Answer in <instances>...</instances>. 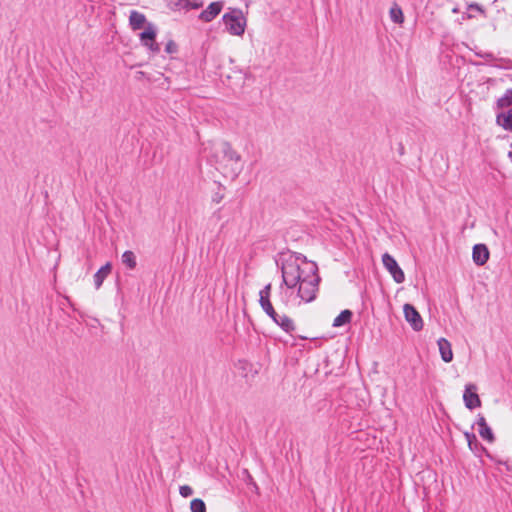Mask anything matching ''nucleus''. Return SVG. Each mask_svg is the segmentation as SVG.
I'll list each match as a JSON object with an SVG mask.
<instances>
[{
  "mask_svg": "<svg viewBox=\"0 0 512 512\" xmlns=\"http://www.w3.org/2000/svg\"><path fill=\"white\" fill-rule=\"evenodd\" d=\"M281 271L283 283L288 288H293L307 274L318 272V267L314 262L307 261L303 255L297 254L290 256L283 262Z\"/></svg>",
  "mask_w": 512,
  "mask_h": 512,
  "instance_id": "obj_1",
  "label": "nucleus"
},
{
  "mask_svg": "<svg viewBox=\"0 0 512 512\" xmlns=\"http://www.w3.org/2000/svg\"><path fill=\"white\" fill-rule=\"evenodd\" d=\"M320 277L317 272L307 274L298 282V296L304 302H312L316 298Z\"/></svg>",
  "mask_w": 512,
  "mask_h": 512,
  "instance_id": "obj_2",
  "label": "nucleus"
},
{
  "mask_svg": "<svg viewBox=\"0 0 512 512\" xmlns=\"http://www.w3.org/2000/svg\"><path fill=\"white\" fill-rule=\"evenodd\" d=\"M222 20L226 30L230 34L240 36L244 33L246 20L241 11L232 10L231 12L224 14Z\"/></svg>",
  "mask_w": 512,
  "mask_h": 512,
  "instance_id": "obj_3",
  "label": "nucleus"
},
{
  "mask_svg": "<svg viewBox=\"0 0 512 512\" xmlns=\"http://www.w3.org/2000/svg\"><path fill=\"white\" fill-rule=\"evenodd\" d=\"M382 263L396 283L400 284L404 282L405 274L392 255L384 253L382 255Z\"/></svg>",
  "mask_w": 512,
  "mask_h": 512,
  "instance_id": "obj_4",
  "label": "nucleus"
},
{
  "mask_svg": "<svg viewBox=\"0 0 512 512\" xmlns=\"http://www.w3.org/2000/svg\"><path fill=\"white\" fill-rule=\"evenodd\" d=\"M403 312L406 321L411 325L413 330L420 331L423 328V320L419 312L411 304H405L403 306Z\"/></svg>",
  "mask_w": 512,
  "mask_h": 512,
  "instance_id": "obj_5",
  "label": "nucleus"
},
{
  "mask_svg": "<svg viewBox=\"0 0 512 512\" xmlns=\"http://www.w3.org/2000/svg\"><path fill=\"white\" fill-rule=\"evenodd\" d=\"M155 38L156 30L151 24H149L146 29L140 33V40L142 44L154 53L159 51V45L156 43Z\"/></svg>",
  "mask_w": 512,
  "mask_h": 512,
  "instance_id": "obj_6",
  "label": "nucleus"
},
{
  "mask_svg": "<svg viewBox=\"0 0 512 512\" xmlns=\"http://www.w3.org/2000/svg\"><path fill=\"white\" fill-rule=\"evenodd\" d=\"M463 400L465 403V406L472 410L476 407H479L481 405V400L476 393V386L473 384H468L465 387V391L463 394Z\"/></svg>",
  "mask_w": 512,
  "mask_h": 512,
  "instance_id": "obj_7",
  "label": "nucleus"
},
{
  "mask_svg": "<svg viewBox=\"0 0 512 512\" xmlns=\"http://www.w3.org/2000/svg\"><path fill=\"white\" fill-rule=\"evenodd\" d=\"M223 6L222 1L210 3L209 6L199 14V19L206 23L211 22L221 13Z\"/></svg>",
  "mask_w": 512,
  "mask_h": 512,
  "instance_id": "obj_8",
  "label": "nucleus"
},
{
  "mask_svg": "<svg viewBox=\"0 0 512 512\" xmlns=\"http://www.w3.org/2000/svg\"><path fill=\"white\" fill-rule=\"evenodd\" d=\"M271 284H267L259 293V303L268 316L275 314V309L270 302Z\"/></svg>",
  "mask_w": 512,
  "mask_h": 512,
  "instance_id": "obj_9",
  "label": "nucleus"
},
{
  "mask_svg": "<svg viewBox=\"0 0 512 512\" xmlns=\"http://www.w3.org/2000/svg\"><path fill=\"white\" fill-rule=\"evenodd\" d=\"M472 258L476 265L482 266L489 259V251L486 245L476 244L473 247Z\"/></svg>",
  "mask_w": 512,
  "mask_h": 512,
  "instance_id": "obj_10",
  "label": "nucleus"
},
{
  "mask_svg": "<svg viewBox=\"0 0 512 512\" xmlns=\"http://www.w3.org/2000/svg\"><path fill=\"white\" fill-rule=\"evenodd\" d=\"M476 424L478 426L479 435L484 440H487L488 442L492 443L495 439L494 434H493L491 428L488 426L485 417L482 415H478Z\"/></svg>",
  "mask_w": 512,
  "mask_h": 512,
  "instance_id": "obj_11",
  "label": "nucleus"
},
{
  "mask_svg": "<svg viewBox=\"0 0 512 512\" xmlns=\"http://www.w3.org/2000/svg\"><path fill=\"white\" fill-rule=\"evenodd\" d=\"M437 344L442 360L446 363L451 362L453 360V352L450 342L445 338H440Z\"/></svg>",
  "mask_w": 512,
  "mask_h": 512,
  "instance_id": "obj_12",
  "label": "nucleus"
},
{
  "mask_svg": "<svg viewBox=\"0 0 512 512\" xmlns=\"http://www.w3.org/2000/svg\"><path fill=\"white\" fill-rule=\"evenodd\" d=\"M218 151L223 154L228 161H240V155L227 142H222L218 146Z\"/></svg>",
  "mask_w": 512,
  "mask_h": 512,
  "instance_id": "obj_13",
  "label": "nucleus"
},
{
  "mask_svg": "<svg viewBox=\"0 0 512 512\" xmlns=\"http://www.w3.org/2000/svg\"><path fill=\"white\" fill-rule=\"evenodd\" d=\"M112 271V265L111 263H106L104 266H102L94 275V284L95 288L99 289L101 285L103 284V281L107 278V276Z\"/></svg>",
  "mask_w": 512,
  "mask_h": 512,
  "instance_id": "obj_14",
  "label": "nucleus"
},
{
  "mask_svg": "<svg viewBox=\"0 0 512 512\" xmlns=\"http://www.w3.org/2000/svg\"><path fill=\"white\" fill-rule=\"evenodd\" d=\"M146 22V17L144 14L138 11H132L129 16V23L133 30H138L143 27Z\"/></svg>",
  "mask_w": 512,
  "mask_h": 512,
  "instance_id": "obj_15",
  "label": "nucleus"
},
{
  "mask_svg": "<svg viewBox=\"0 0 512 512\" xmlns=\"http://www.w3.org/2000/svg\"><path fill=\"white\" fill-rule=\"evenodd\" d=\"M497 123L505 130L512 131V108L507 113L498 114Z\"/></svg>",
  "mask_w": 512,
  "mask_h": 512,
  "instance_id": "obj_16",
  "label": "nucleus"
},
{
  "mask_svg": "<svg viewBox=\"0 0 512 512\" xmlns=\"http://www.w3.org/2000/svg\"><path fill=\"white\" fill-rule=\"evenodd\" d=\"M352 312L348 309L343 310L333 321L334 327H341L349 323L352 319Z\"/></svg>",
  "mask_w": 512,
  "mask_h": 512,
  "instance_id": "obj_17",
  "label": "nucleus"
},
{
  "mask_svg": "<svg viewBox=\"0 0 512 512\" xmlns=\"http://www.w3.org/2000/svg\"><path fill=\"white\" fill-rule=\"evenodd\" d=\"M389 15L391 20L396 24H402L404 21V16L401 7L394 3L390 8Z\"/></svg>",
  "mask_w": 512,
  "mask_h": 512,
  "instance_id": "obj_18",
  "label": "nucleus"
},
{
  "mask_svg": "<svg viewBox=\"0 0 512 512\" xmlns=\"http://www.w3.org/2000/svg\"><path fill=\"white\" fill-rule=\"evenodd\" d=\"M122 263L129 269H134L137 265L136 256L133 251H125L122 254Z\"/></svg>",
  "mask_w": 512,
  "mask_h": 512,
  "instance_id": "obj_19",
  "label": "nucleus"
},
{
  "mask_svg": "<svg viewBox=\"0 0 512 512\" xmlns=\"http://www.w3.org/2000/svg\"><path fill=\"white\" fill-rule=\"evenodd\" d=\"M498 108H506L512 106V89H509L505 94L497 100Z\"/></svg>",
  "mask_w": 512,
  "mask_h": 512,
  "instance_id": "obj_20",
  "label": "nucleus"
},
{
  "mask_svg": "<svg viewBox=\"0 0 512 512\" xmlns=\"http://www.w3.org/2000/svg\"><path fill=\"white\" fill-rule=\"evenodd\" d=\"M279 326L285 331V332H292L295 329L294 322L291 318H289L286 315L281 316L280 324Z\"/></svg>",
  "mask_w": 512,
  "mask_h": 512,
  "instance_id": "obj_21",
  "label": "nucleus"
},
{
  "mask_svg": "<svg viewBox=\"0 0 512 512\" xmlns=\"http://www.w3.org/2000/svg\"><path fill=\"white\" fill-rule=\"evenodd\" d=\"M190 509L192 512H206V505L203 500L196 498L191 501Z\"/></svg>",
  "mask_w": 512,
  "mask_h": 512,
  "instance_id": "obj_22",
  "label": "nucleus"
},
{
  "mask_svg": "<svg viewBox=\"0 0 512 512\" xmlns=\"http://www.w3.org/2000/svg\"><path fill=\"white\" fill-rule=\"evenodd\" d=\"M180 4L186 9H198L203 6V2L201 0H180Z\"/></svg>",
  "mask_w": 512,
  "mask_h": 512,
  "instance_id": "obj_23",
  "label": "nucleus"
},
{
  "mask_svg": "<svg viewBox=\"0 0 512 512\" xmlns=\"http://www.w3.org/2000/svg\"><path fill=\"white\" fill-rule=\"evenodd\" d=\"M465 438L468 442L469 448L473 450V445L476 446L478 444L476 436L473 433L466 432Z\"/></svg>",
  "mask_w": 512,
  "mask_h": 512,
  "instance_id": "obj_24",
  "label": "nucleus"
},
{
  "mask_svg": "<svg viewBox=\"0 0 512 512\" xmlns=\"http://www.w3.org/2000/svg\"><path fill=\"white\" fill-rule=\"evenodd\" d=\"M179 493L182 497L187 498L193 494V489L188 485H182L179 488Z\"/></svg>",
  "mask_w": 512,
  "mask_h": 512,
  "instance_id": "obj_25",
  "label": "nucleus"
},
{
  "mask_svg": "<svg viewBox=\"0 0 512 512\" xmlns=\"http://www.w3.org/2000/svg\"><path fill=\"white\" fill-rule=\"evenodd\" d=\"M467 9L469 11H477L478 13H480L481 15H485V10L482 6H480L479 4L477 3H471L468 5Z\"/></svg>",
  "mask_w": 512,
  "mask_h": 512,
  "instance_id": "obj_26",
  "label": "nucleus"
},
{
  "mask_svg": "<svg viewBox=\"0 0 512 512\" xmlns=\"http://www.w3.org/2000/svg\"><path fill=\"white\" fill-rule=\"evenodd\" d=\"M165 50L167 51V53H174V52H176V44L173 41H169L166 44Z\"/></svg>",
  "mask_w": 512,
  "mask_h": 512,
  "instance_id": "obj_27",
  "label": "nucleus"
},
{
  "mask_svg": "<svg viewBox=\"0 0 512 512\" xmlns=\"http://www.w3.org/2000/svg\"><path fill=\"white\" fill-rule=\"evenodd\" d=\"M281 316L282 315H279L276 311H275V314H273V316H270L272 318V320L279 326L280 324V320H281Z\"/></svg>",
  "mask_w": 512,
  "mask_h": 512,
  "instance_id": "obj_28",
  "label": "nucleus"
},
{
  "mask_svg": "<svg viewBox=\"0 0 512 512\" xmlns=\"http://www.w3.org/2000/svg\"><path fill=\"white\" fill-rule=\"evenodd\" d=\"M464 18H467V19H471V18H474L475 15L472 14V13H467L466 16H463Z\"/></svg>",
  "mask_w": 512,
  "mask_h": 512,
  "instance_id": "obj_29",
  "label": "nucleus"
}]
</instances>
